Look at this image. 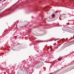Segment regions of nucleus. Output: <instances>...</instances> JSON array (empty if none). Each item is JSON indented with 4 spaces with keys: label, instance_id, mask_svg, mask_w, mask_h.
I'll list each match as a JSON object with an SVG mask.
<instances>
[{
    "label": "nucleus",
    "instance_id": "obj_1",
    "mask_svg": "<svg viewBox=\"0 0 74 74\" xmlns=\"http://www.w3.org/2000/svg\"><path fill=\"white\" fill-rule=\"evenodd\" d=\"M55 16V14H53L52 15V17L53 18V17H54V16Z\"/></svg>",
    "mask_w": 74,
    "mask_h": 74
},
{
    "label": "nucleus",
    "instance_id": "obj_2",
    "mask_svg": "<svg viewBox=\"0 0 74 74\" xmlns=\"http://www.w3.org/2000/svg\"><path fill=\"white\" fill-rule=\"evenodd\" d=\"M62 59V58H58V60H61V59Z\"/></svg>",
    "mask_w": 74,
    "mask_h": 74
},
{
    "label": "nucleus",
    "instance_id": "obj_3",
    "mask_svg": "<svg viewBox=\"0 0 74 74\" xmlns=\"http://www.w3.org/2000/svg\"><path fill=\"white\" fill-rule=\"evenodd\" d=\"M10 10V9H7V10Z\"/></svg>",
    "mask_w": 74,
    "mask_h": 74
},
{
    "label": "nucleus",
    "instance_id": "obj_4",
    "mask_svg": "<svg viewBox=\"0 0 74 74\" xmlns=\"http://www.w3.org/2000/svg\"><path fill=\"white\" fill-rule=\"evenodd\" d=\"M56 13L58 12V11H56Z\"/></svg>",
    "mask_w": 74,
    "mask_h": 74
},
{
    "label": "nucleus",
    "instance_id": "obj_5",
    "mask_svg": "<svg viewBox=\"0 0 74 74\" xmlns=\"http://www.w3.org/2000/svg\"><path fill=\"white\" fill-rule=\"evenodd\" d=\"M1 0H0V1H1Z\"/></svg>",
    "mask_w": 74,
    "mask_h": 74
},
{
    "label": "nucleus",
    "instance_id": "obj_6",
    "mask_svg": "<svg viewBox=\"0 0 74 74\" xmlns=\"http://www.w3.org/2000/svg\"><path fill=\"white\" fill-rule=\"evenodd\" d=\"M0 16H1V15H0Z\"/></svg>",
    "mask_w": 74,
    "mask_h": 74
}]
</instances>
